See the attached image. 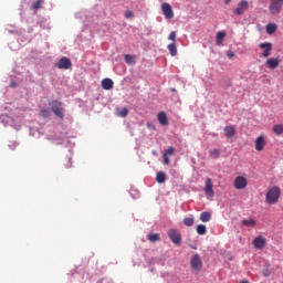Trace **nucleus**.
Masks as SVG:
<instances>
[{"instance_id": "obj_1", "label": "nucleus", "mask_w": 283, "mask_h": 283, "mask_svg": "<svg viewBox=\"0 0 283 283\" xmlns=\"http://www.w3.org/2000/svg\"><path fill=\"white\" fill-rule=\"evenodd\" d=\"M280 196H282V190L280 187L274 186L266 192L265 202L268 205H277V202H280Z\"/></svg>"}, {"instance_id": "obj_2", "label": "nucleus", "mask_w": 283, "mask_h": 283, "mask_svg": "<svg viewBox=\"0 0 283 283\" xmlns=\"http://www.w3.org/2000/svg\"><path fill=\"white\" fill-rule=\"evenodd\" d=\"M168 238L176 247L182 244V234L178 229L171 228L168 230Z\"/></svg>"}, {"instance_id": "obj_3", "label": "nucleus", "mask_w": 283, "mask_h": 283, "mask_svg": "<svg viewBox=\"0 0 283 283\" xmlns=\"http://www.w3.org/2000/svg\"><path fill=\"white\" fill-rule=\"evenodd\" d=\"M49 105H50L53 114H55V116H57V118H63V103H61L57 99H53V101L49 102Z\"/></svg>"}, {"instance_id": "obj_4", "label": "nucleus", "mask_w": 283, "mask_h": 283, "mask_svg": "<svg viewBox=\"0 0 283 283\" xmlns=\"http://www.w3.org/2000/svg\"><path fill=\"white\" fill-rule=\"evenodd\" d=\"M283 0H270L269 10L272 14H280L282 12Z\"/></svg>"}, {"instance_id": "obj_5", "label": "nucleus", "mask_w": 283, "mask_h": 283, "mask_svg": "<svg viewBox=\"0 0 283 283\" xmlns=\"http://www.w3.org/2000/svg\"><path fill=\"white\" fill-rule=\"evenodd\" d=\"M190 266L196 273H200V271H202V260L200 259V254H195L192 256L190 260Z\"/></svg>"}, {"instance_id": "obj_6", "label": "nucleus", "mask_w": 283, "mask_h": 283, "mask_svg": "<svg viewBox=\"0 0 283 283\" xmlns=\"http://www.w3.org/2000/svg\"><path fill=\"white\" fill-rule=\"evenodd\" d=\"M266 136L261 134L254 142V149L256 151H264V147H266Z\"/></svg>"}, {"instance_id": "obj_7", "label": "nucleus", "mask_w": 283, "mask_h": 283, "mask_svg": "<svg viewBox=\"0 0 283 283\" xmlns=\"http://www.w3.org/2000/svg\"><path fill=\"white\" fill-rule=\"evenodd\" d=\"M249 10V2L247 0H242L238 3V7L234 9V14L240 17L244 14Z\"/></svg>"}, {"instance_id": "obj_8", "label": "nucleus", "mask_w": 283, "mask_h": 283, "mask_svg": "<svg viewBox=\"0 0 283 283\" xmlns=\"http://www.w3.org/2000/svg\"><path fill=\"white\" fill-rule=\"evenodd\" d=\"M252 244H253L254 249L262 251V249H264L266 247V238L259 235V237L254 238Z\"/></svg>"}, {"instance_id": "obj_9", "label": "nucleus", "mask_w": 283, "mask_h": 283, "mask_svg": "<svg viewBox=\"0 0 283 283\" xmlns=\"http://www.w3.org/2000/svg\"><path fill=\"white\" fill-rule=\"evenodd\" d=\"M259 48L261 50H264L262 53L263 59H269V56H271V51L273 50V44L269 43V42H264L259 44Z\"/></svg>"}, {"instance_id": "obj_10", "label": "nucleus", "mask_w": 283, "mask_h": 283, "mask_svg": "<svg viewBox=\"0 0 283 283\" xmlns=\"http://www.w3.org/2000/svg\"><path fill=\"white\" fill-rule=\"evenodd\" d=\"M234 189H247V186L249 185V181H247V178L239 176L234 179Z\"/></svg>"}, {"instance_id": "obj_11", "label": "nucleus", "mask_w": 283, "mask_h": 283, "mask_svg": "<svg viewBox=\"0 0 283 283\" xmlns=\"http://www.w3.org/2000/svg\"><path fill=\"white\" fill-rule=\"evenodd\" d=\"M161 11L166 19H171L174 17V9L171 8V4L167 2L161 4Z\"/></svg>"}, {"instance_id": "obj_12", "label": "nucleus", "mask_w": 283, "mask_h": 283, "mask_svg": "<svg viewBox=\"0 0 283 283\" xmlns=\"http://www.w3.org/2000/svg\"><path fill=\"white\" fill-rule=\"evenodd\" d=\"M56 67H59V70H70V67H72V60L64 56L57 62Z\"/></svg>"}, {"instance_id": "obj_13", "label": "nucleus", "mask_w": 283, "mask_h": 283, "mask_svg": "<svg viewBox=\"0 0 283 283\" xmlns=\"http://www.w3.org/2000/svg\"><path fill=\"white\" fill-rule=\"evenodd\" d=\"M174 154H176V149L171 146L165 150L163 155L164 165H169V163L171 161V159H169V156H174Z\"/></svg>"}, {"instance_id": "obj_14", "label": "nucleus", "mask_w": 283, "mask_h": 283, "mask_svg": "<svg viewBox=\"0 0 283 283\" xmlns=\"http://www.w3.org/2000/svg\"><path fill=\"white\" fill-rule=\"evenodd\" d=\"M206 196H209L210 198H213L216 193L213 192V184L211 181V178L206 179V186H205Z\"/></svg>"}, {"instance_id": "obj_15", "label": "nucleus", "mask_w": 283, "mask_h": 283, "mask_svg": "<svg viewBox=\"0 0 283 283\" xmlns=\"http://www.w3.org/2000/svg\"><path fill=\"white\" fill-rule=\"evenodd\" d=\"M224 132V136L226 138H233V136H235V126L233 125H228L223 128Z\"/></svg>"}, {"instance_id": "obj_16", "label": "nucleus", "mask_w": 283, "mask_h": 283, "mask_svg": "<svg viewBox=\"0 0 283 283\" xmlns=\"http://www.w3.org/2000/svg\"><path fill=\"white\" fill-rule=\"evenodd\" d=\"M265 64L269 70H275L280 65V60L277 57H271L266 60Z\"/></svg>"}, {"instance_id": "obj_17", "label": "nucleus", "mask_w": 283, "mask_h": 283, "mask_svg": "<svg viewBox=\"0 0 283 283\" xmlns=\"http://www.w3.org/2000/svg\"><path fill=\"white\" fill-rule=\"evenodd\" d=\"M102 87L103 90H106V91L114 90V81L107 77L102 80Z\"/></svg>"}, {"instance_id": "obj_18", "label": "nucleus", "mask_w": 283, "mask_h": 283, "mask_svg": "<svg viewBox=\"0 0 283 283\" xmlns=\"http://www.w3.org/2000/svg\"><path fill=\"white\" fill-rule=\"evenodd\" d=\"M157 120H158V123H160L164 126L169 125V119L167 118V113H165V112L158 113Z\"/></svg>"}, {"instance_id": "obj_19", "label": "nucleus", "mask_w": 283, "mask_h": 283, "mask_svg": "<svg viewBox=\"0 0 283 283\" xmlns=\"http://www.w3.org/2000/svg\"><path fill=\"white\" fill-rule=\"evenodd\" d=\"M241 224H242L243 227L253 228V227L256 226V222H255V220H253V218H248V219H243V220L241 221Z\"/></svg>"}, {"instance_id": "obj_20", "label": "nucleus", "mask_w": 283, "mask_h": 283, "mask_svg": "<svg viewBox=\"0 0 283 283\" xmlns=\"http://www.w3.org/2000/svg\"><path fill=\"white\" fill-rule=\"evenodd\" d=\"M224 36H227V33L224 31H219L216 36L217 45H222V41H224Z\"/></svg>"}, {"instance_id": "obj_21", "label": "nucleus", "mask_w": 283, "mask_h": 283, "mask_svg": "<svg viewBox=\"0 0 283 283\" xmlns=\"http://www.w3.org/2000/svg\"><path fill=\"white\" fill-rule=\"evenodd\" d=\"M166 180H167V175H165L164 171L157 172V175H156V181H157L159 185H163V182H165Z\"/></svg>"}, {"instance_id": "obj_22", "label": "nucleus", "mask_w": 283, "mask_h": 283, "mask_svg": "<svg viewBox=\"0 0 283 283\" xmlns=\"http://www.w3.org/2000/svg\"><path fill=\"white\" fill-rule=\"evenodd\" d=\"M272 130H273L274 134H276V136H282V134H283V124H275L272 127Z\"/></svg>"}, {"instance_id": "obj_23", "label": "nucleus", "mask_w": 283, "mask_h": 283, "mask_svg": "<svg viewBox=\"0 0 283 283\" xmlns=\"http://www.w3.org/2000/svg\"><path fill=\"white\" fill-rule=\"evenodd\" d=\"M200 221L201 222H210L211 221V212H209V211L201 212Z\"/></svg>"}, {"instance_id": "obj_24", "label": "nucleus", "mask_w": 283, "mask_h": 283, "mask_svg": "<svg viewBox=\"0 0 283 283\" xmlns=\"http://www.w3.org/2000/svg\"><path fill=\"white\" fill-rule=\"evenodd\" d=\"M168 52L172 56H176L178 54V48L176 46V43L168 44Z\"/></svg>"}, {"instance_id": "obj_25", "label": "nucleus", "mask_w": 283, "mask_h": 283, "mask_svg": "<svg viewBox=\"0 0 283 283\" xmlns=\"http://www.w3.org/2000/svg\"><path fill=\"white\" fill-rule=\"evenodd\" d=\"M195 221H196V219L193 218V214H191L190 217H186L184 219V224H185V227H193Z\"/></svg>"}, {"instance_id": "obj_26", "label": "nucleus", "mask_w": 283, "mask_h": 283, "mask_svg": "<svg viewBox=\"0 0 283 283\" xmlns=\"http://www.w3.org/2000/svg\"><path fill=\"white\" fill-rule=\"evenodd\" d=\"M147 240H149V242H160V234H158V233H149L147 235Z\"/></svg>"}, {"instance_id": "obj_27", "label": "nucleus", "mask_w": 283, "mask_h": 283, "mask_svg": "<svg viewBox=\"0 0 283 283\" xmlns=\"http://www.w3.org/2000/svg\"><path fill=\"white\" fill-rule=\"evenodd\" d=\"M275 32H277V25L270 23L266 25V33L268 34H275Z\"/></svg>"}, {"instance_id": "obj_28", "label": "nucleus", "mask_w": 283, "mask_h": 283, "mask_svg": "<svg viewBox=\"0 0 283 283\" xmlns=\"http://www.w3.org/2000/svg\"><path fill=\"white\" fill-rule=\"evenodd\" d=\"M198 235H206L207 234V226L198 224L196 229Z\"/></svg>"}, {"instance_id": "obj_29", "label": "nucleus", "mask_w": 283, "mask_h": 283, "mask_svg": "<svg viewBox=\"0 0 283 283\" xmlns=\"http://www.w3.org/2000/svg\"><path fill=\"white\" fill-rule=\"evenodd\" d=\"M209 156L210 158H212L213 160L220 158V150H218L217 148L212 149L209 151Z\"/></svg>"}, {"instance_id": "obj_30", "label": "nucleus", "mask_w": 283, "mask_h": 283, "mask_svg": "<svg viewBox=\"0 0 283 283\" xmlns=\"http://www.w3.org/2000/svg\"><path fill=\"white\" fill-rule=\"evenodd\" d=\"M41 6H43V0H38L33 2L31 6V10H41Z\"/></svg>"}, {"instance_id": "obj_31", "label": "nucleus", "mask_w": 283, "mask_h": 283, "mask_svg": "<svg viewBox=\"0 0 283 283\" xmlns=\"http://www.w3.org/2000/svg\"><path fill=\"white\" fill-rule=\"evenodd\" d=\"M124 59L128 65H134V63H136L133 55L126 54Z\"/></svg>"}, {"instance_id": "obj_32", "label": "nucleus", "mask_w": 283, "mask_h": 283, "mask_svg": "<svg viewBox=\"0 0 283 283\" xmlns=\"http://www.w3.org/2000/svg\"><path fill=\"white\" fill-rule=\"evenodd\" d=\"M40 115L43 118H50V109L49 108H42L41 112H40Z\"/></svg>"}, {"instance_id": "obj_33", "label": "nucleus", "mask_w": 283, "mask_h": 283, "mask_svg": "<svg viewBox=\"0 0 283 283\" xmlns=\"http://www.w3.org/2000/svg\"><path fill=\"white\" fill-rule=\"evenodd\" d=\"M127 114H129V111L124 107L119 113L118 116H122V118H125L127 116Z\"/></svg>"}, {"instance_id": "obj_34", "label": "nucleus", "mask_w": 283, "mask_h": 283, "mask_svg": "<svg viewBox=\"0 0 283 283\" xmlns=\"http://www.w3.org/2000/svg\"><path fill=\"white\" fill-rule=\"evenodd\" d=\"M169 41H172V43H176V31H172L169 36H168Z\"/></svg>"}, {"instance_id": "obj_35", "label": "nucleus", "mask_w": 283, "mask_h": 283, "mask_svg": "<svg viewBox=\"0 0 283 283\" xmlns=\"http://www.w3.org/2000/svg\"><path fill=\"white\" fill-rule=\"evenodd\" d=\"M125 18H126V19H134V12H133V11H129V10L126 11V12H125Z\"/></svg>"}, {"instance_id": "obj_36", "label": "nucleus", "mask_w": 283, "mask_h": 283, "mask_svg": "<svg viewBox=\"0 0 283 283\" xmlns=\"http://www.w3.org/2000/svg\"><path fill=\"white\" fill-rule=\"evenodd\" d=\"M227 56H228V59H233V56H235V53L233 51H229L227 53Z\"/></svg>"}, {"instance_id": "obj_37", "label": "nucleus", "mask_w": 283, "mask_h": 283, "mask_svg": "<svg viewBox=\"0 0 283 283\" xmlns=\"http://www.w3.org/2000/svg\"><path fill=\"white\" fill-rule=\"evenodd\" d=\"M231 3V0H224V6H229Z\"/></svg>"}, {"instance_id": "obj_38", "label": "nucleus", "mask_w": 283, "mask_h": 283, "mask_svg": "<svg viewBox=\"0 0 283 283\" xmlns=\"http://www.w3.org/2000/svg\"><path fill=\"white\" fill-rule=\"evenodd\" d=\"M147 127H151V124H147Z\"/></svg>"}, {"instance_id": "obj_39", "label": "nucleus", "mask_w": 283, "mask_h": 283, "mask_svg": "<svg viewBox=\"0 0 283 283\" xmlns=\"http://www.w3.org/2000/svg\"><path fill=\"white\" fill-rule=\"evenodd\" d=\"M264 275L266 276V275H269V274H266V272H265Z\"/></svg>"}]
</instances>
